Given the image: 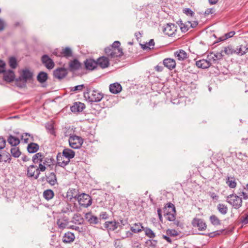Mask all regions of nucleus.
Wrapping results in <instances>:
<instances>
[{
    "instance_id": "nucleus-1",
    "label": "nucleus",
    "mask_w": 248,
    "mask_h": 248,
    "mask_svg": "<svg viewBox=\"0 0 248 248\" xmlns=\"http://www.w3.org/2000/svg\"><path fill=\"white\" fill-rule=\"evenodd\" d=\"M120 45V42L116 41L111 45L105 48V54L110 60H112L123 56V49Z\"/></svg>"
},
{
    "instance_id": "nucleus-2",
    "label": "nucleus",
    "mask_w": 248,
    "mask_h": 248,
    "mask_svg": "<svg viewBox=\"0 0 248 248\" xmlns=\"http://www.w3.org/2000/svg\"><path fill=\"white\" fill-rule=\"evenodd\" d=\"M85 99L90 103L98 102L100 101L103 97V94L99 91L96 90H91L90 89H87L83 94Z\"/></svg>"
},
{
    "instance_id": "nucleus-3",
    "label": "nucleus",
    "mask_w": 248,
    "mask_h": 248,
    "mask_svg": "<svg viewBox=\"0 0 248 248\" xmlns=\"http://www.w3.org/2000/svg\"><path fill=\"white\" fill-rule=\"evenodd\" d=\"M5 62L2 61L0 60V73H3V79L8 82L13 81L15 78L14 72L11 70L5 71Z\"/></svg>"
},
{
    "instance_id": "nucleus-4",
    "label": "nucleus",
    "mask_w": 248,
    "mask_h": 248,
    "mask_svg": "<svg viewBox=\"0 0 248 248\" xmlns=\"http://www.w3.org/2000/svg\"><path fill=\"white\" fill-rule=\"evenodd\" d=\"M226 202L234 208L238 209L242 206V198L235 194H230L226 198Z\"/></svg>"
},
{
    "instance_id": "nucleus-5",
    "label": "nucleus",
    "mask_w": 248,
    "mask_h": 248,
    "mask_svg": "<svg viewBox=\"0 0 248 248\" xmlns=\"http://www.w3.org/2000/svg\"><path fill=\"white\" fill-rule=\"evenodd\" d=\"M70 146L73 149H79L83 143V139L76 135H70L68 140Z\"/></svg>"
},
{
    "instance_id": "nucleus-6",
    "label": "nucleus",
    "mask_w": 248,
    "mask_h": 248,
    "mask_svg": "<svg viewBox=\"0 0 248 248\" xmlns=\"http://www.w3.org/2000/svg\"><path fill=\"white\" fill-rule=\"evenodd\" d=\"M79 204L84 207H88L92 203L91 197L88 195L82 193L78 197Z\"/></svg>"
},
{
    "instance_id": "nucleus-7",
    "label": "nucleus",
    "mask_w": 248,
    "mask_h": 248,
    "mask_svg": "<svg viewBox=\"0 0 248 248\" xmlns=\"http://www.w3.org/2000/svg\"><path fill=\"white\" fill-rule=\"evenodd\" d=\"M162 31L169 36H173L177 31V26L173 23H167L162 27Z\"/></svg>"
},
{
    "instance_id": "nucleus-8",
    "label": "nucleus",
    "mask_w": 248,
    "mask_h": 248,
    "mask_svg": "<svg viewBox=\"0 0 248 248\" xmlns=\"http://www.w3.org/2000/svg\"><path fill=\"white\" fill-rule=\"evenodd\" d=\"M191 223L194 227L197 228L201 231L205 230L207 228L205 222L201 218L195 217L192 220Z\"/></svg>"
},
{
    "instance_id": "nucleus-9",
    "label": "nucleus",
    "mask_w": 248,
    "mask_h": 248,
    "mask_svg": "<svg viewBox=\"0 0 248 248\" xmlns=\"http://www.w3.org/2000/svg\"><path fill=\"white\" fill-rule=\"evenodd\" d=\"M41 61L42 63L49 70H51L54 67V62L47 55H43L41 58Z\"/></svg>"
},
{
    "instance_id": "nucleus-10",
    "label": "nucleus",
    "mask_w": 248,
    "mask_h": 248,
    "mask_svg": "<svg viewBox=\"0 0 248 248\" xmlns=\"http://www.w3.org/2000/svg\"><path fill=\"white\" fill-rule=\"evenodd\" d=\"M110 60L107 56L100 57L96 60L97 66L102 69L106 68L109 66Z\"/></svg>"
},
{
    "instance_id": "nucleus-11",
    "label": "nucleus",
    "mask_w": 248,
    "mask_h": 248,
    "mask_svg": "<svg viewBox=\"0 0 248 248\" xmlns=\"http://www.w3.org/2000/svg\"><path fill=\"white\" fill-rule=\"evenodd\" d=\"M67 75V69L63 67L58 68L53 71L54 77L59 79H62L64 78Z\"/></svg>"
},
{
    "instance_id": "nucleus-12",
    "label": "nucleus",
    "mask_w": 248,
    "mask_h": 248,
    "mask_svg": "<svg viewBox=\"0 0 248 248\" xmlns=\"http://www.w3.org/2000/svg\"><path fill=\"white\" fill-rule=\"evenodd\" d=\"M27 175L29 177H34L37 179L40 174L38 172L37 166L34 165H30L27 169Z\"/></svg>"
},
{
    "instance_id": "nucleus-13",
    "label": "nucleus",
    "mask_w": 248,
    "mask_h": 248,
    "mask_svg": "<svg viewBox=\"0 0 248 248\" xmlns=\"http://www.w3.org/2000/svg\"><path fill=\"white\" fill-rule=\"evenodd\" d=\"M174 57L179 61H184L188 57V54L183 49H178L174 52Z\"/></svg>"
},
{
    "instance_id": "nucleus-14",
    "label": "nucleus",
    "mask_w": 248,
    "mask_h": 248,
    "mask_svg": "<svg viewBox=\"0 0 248 248\" xmlns=\"http://www.w3.org/2000/svg\"><path fill=\"white\" fill-rule=\"evenodd\" d=\"M70 162V160L64 157L61 153L58 154L57 155V164L56 166L64 168Z\"/></svg>"
},
{
    "instance_id": "nucleus-15",
    "label": "nucleus",
    "mask_w": 248,
    "mask_h": 248,
    "mask_svg": "<svg viewBox=\"0 0 248 248\" xmlns=\"http://www.w3.org/2000/svg\"><path fill=\"white\" fill-rule=\"evenodd\" d=\"M84 64L86 69L93 71L97 67L96 61L93 59H87L84 61Z\"/></svg>"
},
{
    "instance_id": "nucleus-16",
    "label": "nucleus",
    "mask_w": 248,
    "mask_h": 248,
    "mask_svg": "<svg viewBox=\"0 0 248 248\" xmlns=\"http://www.w3.org/2000/svg\"><path fill=\"white\" fill-rule=\"evenodd\" d=\"M223 50L219 52H217L214 53L213 52H210L207 56V59H209L212 63V62H216L217 61L221 60L223 57L222 54Z\"/></svg>"
},
{
    "instance_id": "nucleus-17",
    "label": "nucleus",
    "mask_w": 248,
    "mask_h": 248,
    "mask_svg": "<svg viewBox=\"0 0 248 248\" xmlns=\"http://www.w3.org/2000/svg\"><path fill=\"white\" fill-rule=\"evenodd\" d=\"M212 64L210 60L207 59H202L196 62V65L198 68L206 69L209 67Z\"/></svg>"
},
{
    "instance_id": "nucleus-18",
    "label": "nucleus",
    "mask_w": 248,
    "mask_h": 248,
    "mask_svg": "<svg viewBox=\"0 0 248 248\" xmlns=\"http://www.w3.org/2000/svg\"><path fill=\"white\" fill-rule=\"evenodd\" d=\"M81 67V63L77 60L74 59L71 61L69 63V67L70 71H75L80 69Z\"/></svg>"
},
{
    "instance_id": "nucleus-19",
    "label": "nucleus",
    "mask_w": 248,
    "mask_h": 248,
    "mask_svg": "<svg viewBox=\"0 0 248 248\" xmlns=\"http://www.w3.org/2000/svg\"><path fill=\"white\" fill-rule=\"evenodd\" d=\"M164 66L168 68L169 70L173 69L176 66V62L173 59L166 58L163 61Z\"/></svg>"
},
{
    "instance_id": "nucleus-20",
    "label": "nucleus",
    "mask_w": 248,
    "mask_h": 248,
    "mask_svg": "<svg viewBox=\"0 0 248 248\" xmlns=\"http://www.w3.org/2000/svg\"><path fill=\"white\" fill-rule=\"evenodd\" d=\"M109 89L112 93L117 94L121 92L122 87L120 83L115 82L109 85Z\"/></svg>"
},
{
    "instance_id": "nucleus-21",
    "label": "nucleus",
    "mask_w": 248,
    "mask_h": 248,
    "mask_svg": "<svg viewBox=\"0 0 248 248\" xmlns=\"http://www.w3.org/2000/svg\"><path fill=\"white\" fill-rule=\"evenodd\" d=\"M85 108V105L84 104L80 102H77L71 107V110L73 112H81Z\"/></svg>"
},
{
    "instance_id": "nucleus-22",
    "label": "nucleus",
    "mask_w": 248,
    "mask_h": 248,
    "mask_svg": "<svg viewBox=\"0 0 248 248\" xmlns=\"http://www.w3.org/2000/svg\"><path fill=\"white\" fill-rule=\"evenodd\" d=\"M46 182L51 186H53L57 184L56 175L54 172H50L46 175Z\"/></svg>"
},
{
    "instance_id": "nucleus-23",
    "label": "nucleus",
    "mask_w": 248,
    "mask_h": 248,
    "mask_svg": "<svg viewBox=\"0 0 248 248\" xmlns=\"http://www.w3.org/2000/svg\"><path fill=\"white\" fill-rule=\"evenodd\" d=\"M75 238L73 233L68 232L64 233L62 237V242L64 243H70L73 242Z\"/></svg>"
},
{
    "instance_id": "nucleus-24",
    "label": "nucleus",
    "mask_w": 248,
    "mask_h": 248,
    "mask_svg": "<svg viewBox=\"0 0 248 248\" xmlns=\"http://www.w3.org/2000/svg\"><path fill=\"white\" fill-rule=\"evenodd\" d=\"M69 223V221L68 218H62L57 219V224L58 226L59 229L61 230H63L64 229L68 227V225Z\"/></svg>"
},
{
    "instance_id": "nucleus-25",
    "label": "nucleus",
    "mask_w": 248,
    "mask_h": 248,
    "mask_svg": "<svg viewBox=\"0 0 248 248\" xmlns=\"http://www.w3.org/2000/svg\"><path fill=\"white\" fill-rule=\"evenodd\" d=\"M85 218L88 222L91 224H96L99 222V218L91 213H88L85 215Z\"/></svg>"
},
{
    "instance_id": "nucleus-26",
    "label": "nucleus",
    "mask_w": 248,
    "mask_h": 248,
    "mask_svg": "<svg viewBox=\"0 0 248 248\" xmlns=\"http://www.w3.org/2000/svg\"><path fill=\"white\" fill-rule=\"evenodd\" d=\"M119 223L116 221H106L104 223V227L108 230L113 231L117 229Z\"/></svg>"
},
{
    "instance_id": "nucleus-27",
    "label": "nucleus",
    "mask_w": 248,
    "mask_h": 248,
    "mask_svg": "<svg viewBox=\"0 0 248 248\" xmlns=\"http://www.w3.org/2000/svg\"><path fill=\"white\" fill-rule=\"evenodd\" d=\"M32 78V73L28 69H25L22 71V74L21 75L20 78L25 81L30 80Z\"/></svg>"
},
{
    "instance_id": "nucleus-28",
    "label": "nucleus",
    "mask_w": 248,
    "mask_h": 248,
    "mask_svg": "<svg viewBox=\"0 0 248 248\" xmlns=\"http://www.w3.org/2000/svg\"><path fill=\"white\" fill-rule=\"evenodd\" d=\"M27 151L29 153H36L39 149V146L37 143L31 142L27 146Z\"/></svg>"
},
{
    "instance_id": "nucleus-29",
    "label": "nucleus",
    "mask_w": 248,
    "mask_h": 248,
    "mask_svg": "<svg viewBox=\"0 0 248 248\" xmlns=\"http://www.w3.org/2000/svg\"><path fill=\"white\" fill-rule=\"evenodd\" d=\"M7 142L12 146L15 147L18 145L20 143V141L18 138L10 135L7 138Z\"/></svg>"
},
{
    "instance_id": "nucleus-30",
    "label": "nucleus",
    "mask_w": 248,
    "mask_h": 248,
    "mask_svg": "<svg viewBox=\"0 0 248 248\" xmlns=\"http://www.w3.org/2000/svg\"><path fill=\"white\" fill-rule=\"evenodd\" d=\"M248 50V47L247 46L243 45L237 46L236 49H235V53L239 56H242L245 54Z\"/></svg>"
},
{
    "instance_id": "nucleus-31",
    "label": "nucleus",
    "mask_w": 248,
    "mask_h": 248,
    "mask_svg": "<svg viewBox=\"0 0 248 248\" xmlns=\"http://www.w3.org/2000/svg\"><path fill=\"white\" fill-rule=\"evenodd\" d=\"M62 155L66 157L67 160H70V159L74 157L75 154V152L71 149L66 148L63 150Z\"/></svg>"
},
{
    "instance_id": "nucleus-32",
    "label": "nucleus",
    "mask_w": 248,
    "mask_h": 248,
    "mask_svg": "<svg viewBox=\"0 0 248 248\" xmlns=\"http://www.w3.org/2000/svg\"><path fill=\"white\" fill-rule=\"evenodd\" d=\"M78 190L76 188H69L67 193V197H69L70 199L71 200L72 198L77 199L79 195Z\"/></svg>"
},
{
    "instance_id": "nucleus-33",
    "label": "nucleus",
    "mask_w": 248,
    "mask_h": 248,
    "mask_svg": "<svg viewBox=\"0 0 248 248\" xmlns=\"http://www.w3.org/2000/svg\"><path fill=\"white\" fill-rule=\"evenodd\" d=\"M44 158V154L42 153H37L33 155L32 158V160L33 163L38 164L42 161Z\"/></svg>"
},
{
    "instance_id": "nucleus-34",
    "label": "nucleus",
    "mask_w": 248,
    "mask_h": 248,
    "mask_svg": "<svg viewBox=\"0 0 248 248\" xmlns=\"http://www.w3.org/2000/svg\"><path fill=\"white\" fill-rule=\"evenodd\" d=\"M54 196V193L51 189H47L44 191L43 197L47 201L51 200Z\"/></svg>"
},
{
    "instance_id": "nucleus-35",
    "label": "nucleus",
    "mask_w": 248,
    "mask_h": 248,
    "mask_svg": "<svg viewBox=\"0 0 248 248\" xmlns=\"http://www.w3.org/2000/svg\"><path fill=\"white\" fill-rule=\"evenodd\" d=\"M48 78V76L46 73L44 72H40L37 77V80L40 83H44L46 81Z\"/></svg>"
},
{
    "instance_id": "nucleus-36",
    "label": "nucleus",
    "mask_w": 248,
    "mask_h": 248,
    "mask_svg": "<svg viewBox=\"0 0 248 248\" xmlns=\"http://www.w3.org/2000/svg\"><path fill=\"white\" fill-rule=\"evenodd\" d=\"M83 218L79 214H76L72 218V222L75 224H81L83 223Z\"/></svg>"
},
{
    "instance_id": "nucleus-37",
    "label": "nucleus",
    "mask_w": 248,
    "mask_h": 248,
    "mask_svg": "<svg viewBox=\"0 0 248 248\" xmlns=\"http://www.w3.org/2000/svg\"><path fill=\"white\" fill-rule=\"evenodd\" d=\"M179 26L180 27V29L181 31L183 32H186L189 29V25L190 24V21H188L187 22H186L185 23H183L182 22V21L180 20V21Z\"/></svg>"
},
{
    "instance_id": "nucleus-38",
    "label": "nucleus",
    "mask_w": 248,
    "mask_h": 248,
    "mask_svg": "<svg viewBox=\"0 0 248 248\" xmlns=\"http://www.w3.org/2000/svg\"><path fill=\"white\" fill-rule=\"evenodd\" d=\"M61 53L62 57H64L66 58H68L72 55V50L70 48L68 47H66L62 49L61 51Z\"/></svg>"
},
{
    "instance_id": "nucleus-39",
    "label": "nucleus",
    "mask_w": 248,
    "mask_h": 248,
    "mask_svg": "<svg viewBox=\"0 0 248 248\" xmlns=\"http://www.w3.org/2000/svg\"><path fill=\"white\" fill-rule=\"evenodd\" d=\"M217 209L218 212L222 215L226 214L228 212L227 205L222 203H219L217 206Z\"/></svg>"
},
{
    "instance_id": "nucleus-40",
    "label": "nucleus",
    "mask_w": 248,
    "mask_h": 248,
    "mask_svg": "<svg viewBox=\"0 0 248 248\" xmlns=\"http://www.w3.org/2000/svg\"><path fill=\"white\" fill-rule=\"evenodd\" d=\"M143 228V227L141 225V224L139 223H135L134 225V226L131 227L130 228V230L134 232V233H139L142 231V229Z\"/></svg>"
},
{
    "instance_id": "nucleus-41",
    "label": "nucleus",
    "mask_w": 248,
    "mask_h": 248,
    "mask_svg": "<svg viewBox=\"0 0 248 248\" xmlns=\"http://www.w3.org/2000/svg\"><path fill=\"white\" fill-rule=\"evenodd\" d=\"M28 137H30L31 140L33 141L34 139L33 136L29 133H25L22 134L21 136V140L24 143H28L29 141V139Z\"/></svg>"
},
{
    "instance_id": "nucleus-42",
    "label": "nucleus",
    "mask_w": 248,
    "mask_h": 248,
    "mask_svg": "<svg viewBox=\"0 0 248 248\" xmlns=\"http://www.w3.org/2000/svg\"><path fill=\"white\" fill-rule=\"evenodd\" d=\"M209 220L212 224H213L214 226L219 225L221 224L220 220L216 215H211L209 217Z\"/></svg>"
},
{
    "instance_id": "nucleus-43",
    "label": "nucleus",
    "mask_w": 248,
    "mask_h": 248,
    "mask_svg": "<svg viewBox=\"0 0 248 248\" xmlns=\"http://www.w3.org/2000/svg\"><path fill=\"white\" fill-rule=\"evenodd\" d=\"M41 162L45 166H50L51 165H53V162L55 161L54 159L52 157H45L44 156Z\"/></svg>"
},
{
    "instance_id": "nucleus-44",
    "label": "nucleus",
    "mask_w": 248,
    "mask_h": 248,
    "mask_svg": "<svg viewBox=\"0 0 248 248\" xmlns=\"http://www.w3.org/2000/svg\"><path fill=\"white\" fill-rule=\"evenodd\" d=\"M11 154L14 157H18L21 155V152L18 147L15 146L11 149Z\"/></svg>"
},
{
    "instance_id": "nucleus-45",
    "label": "nucleus",
    "mask_w": 248,
    "mask_h": 248,
    "mask_svg": "<svg viewBox=\"0 0 248 248\" xmlns=\"http://www.w3.org/2000/svg\"><path fill=\"white\" fill-rule=\"evenodd\" d=\"M226 183L228 185V186L230 188H235L236 186V182L234 178L233 177L231 178L229 177H228L227 181H226Z\"/></svg>"
},
{
    "instance_id": "nucleus-46",
    "label": "nucleus",
    "mask_w": 248,
    "mask_h": 248,
    "mask_svg": "<svg viewBox=\"0 0 248 248\" xmlns=\"http://www.w3.org/2000/svg\"><path fill=\"white\" fill-rule=\"evenodd\" d=\"M146 245L150 248H155L157 241L154 239H149L145 242Z\"/></svg>"
},
{
    "instance_id": "nucleus-47",
    "label": "nucleus",
    "mask_w": 248,
    "mask_h": 248,
    "mask_svg": "<svg viewBox=\"0 0 248 248\" xmlns=\"http://www.w3.org/2000/svg\"><path fill=\"white\" fill-rule=\"evenodd\" d=\"M223 52L227 55H232L233 54L235 53V49H234L231 46H228L225 47Z\"/></svg>"
},
{
    "instance_id": "nucleus-48",
    "label": "nucleus",
    "mask_w": 248,
    "mask_h": 248,
    "mask_svg": "<svg viewBox=\"0 0 248 248\" xmlns=\"http://www.w3.org/2000/svg\"><path fill=\"white\" fill-rule=\"evenodd\" d=\"M168 209L169 211H171V212L176 213L175 208L174 205L169 202L166 204V205L164 208V212H167V209Z\"/></svg>"
},
{
    "instance_id": "nucleus-49",
    "label": "nucleus",
    "mask_w": 248,
    "mask_h": 248,
    "mask_svg": "<svg viewBox=\"0 0 248 248\" xmlns=\"http://www.w3.org/2000/svg\"><path fill=\"white\" fill-rule=\"evenodd\" d=\"M165 215H167V219L170 221H174L175 219V214L176 213L171 212V211H167L164 212Z\"/></svg>"
},
{
    "instance_id": "nucleus-50",
    "label": "nucleus",
    "mask_w": 248,
    "mask_h": 248,
    "mask_svg": "<svg viewBox=\"0 0 248 248\" xmlns=\"http://www.w3.org/2000/svg\"><path fill=\"white\" fill-rule=\"evenodd\" d=\"M145 233L146 236L150 238H154L155 237L154 232L150 228H147L145 229Z\"/></svg>"
},
{
    "instance_id": "nucleus-51",
    "label": "nucleus",
    "mask_w": 248,
    "mask_h": 248,
    "mask_svg": "<svg viewBox=\"0 0 248 248\" xmlns=\"http://www.w3.org/2000/svg\"><path fill=\"white\" fill-rule=\"evenodd\" d=\"M84 87V84L78 85H77L75 87H70V92H80L83 90Z\"/></svg>"
},
{
    "instance_id": "nucleus-52",
    "label": "nucleus",
    "mask_w": 248,
    "mask_h": 248,
    "mask_svg": "<svg viewBox=\"0 0 248 248\" xmlns=\"http://www.w3.org/2000/svg\"><path fill=\"white\" fill-rule=\"evenodd\" d=\"M154 46H155L154 40L153 39H151L148 43L142 45V47L144 49H146L147 48L151 49V48H153Z\"/></svg>"
},
{
    "instance_id": "nucleus-53",
    "label": "nucleus",
    "mask_w": 248,
    "mask_h": 248,
    "mask_svg": "<svg viewBox=\"0 0 248 248\" xmlns=\"http://www.w3.org/2000/svg\"><path fill=\"white\" fill-rule=\"evenodd\" d=\"M166 233L170 237H174L179 235L178 232L174 229H168L166 231Z\"/></svg>"
},
{
    "instance_id": "nucleus-54",
    "label": "nucleus",
    "mask_w": 248,
    "mask_h": 248,
    "mask_svg": "<svg viewBox=\"0 0 248 248\" xmlns=\"http://www.w3.org/2000/svg\"><path fill=\"white\" fill-rule=\"evenodd\" d=\"M9 63L10 66L12 68H16L17 66V61L16 58L15 57H11L9 60Z\"/></svg>"
},
{
    "instance_id": "nucleus-55",
    "label": "nucleus",
    "mask_w": 248,
    "mask_h": 248,
    "mask_svg": "<svg viewBox=\"0 0 248 248\" xmlns=\"http://www.w3.org/2000/svg\"><path fill=\"white\" fill-rule=\"evenodd\" d=\"M39 163V165L37 167V169L38 170V172L39 173V174H40V172H44L46 170V166H45L43 163L42 162H39L38 163Z\"/></svg>"
},
{
    "instance_id": "nucleus-56",
    "label": "nucleus",
    "mask_w": 248,
    "mask_h": 248,
    "mask_svg": "<svg viewBox=\"0 0 248 248\" xmlns=\"http://www.w3.org/2000/svg\"><path fill=\"white\" fill-rule=\"evenodd\" d=\"M184 13L187 16L192 17L194 15V13L189 8H186L183 10Z\"/></svg>"
},
{
    "instance_id": "nucleus-57",
    "label": "nucleus",
    "mask_w": 248,
    "mask_h": 248,
    "mask_svg": "<svg viewBox=\"0 0 248 248\" xmlns=\"http://www.w3.org/2000/svg\"><path fill=\"white\" fill-rule=\"evenodd\" d=\"M241 222L244 224L248 223V212L241 217Z\"/></svg>"
},
{
    "instance_id": "nucleus-58",
    "label": "nucleus",
    "mask_w": 248,
    "mask_h": 248,
    "mask_svg": "<svg viewBox=\"0 0 248 248\" xmlns=\"http://www.w3.org/2000/svg\"><path fill=\"white\" fill-rule=\"evenodd\" d=\"M6 140L3 138L0 137V150L5 147Z\"/></svg>"
},
{
    "instance_id": "nucleus-59",
    "label": "nucleus",
    "mask_w": 248,
    "mask_h": 248,
    "mask_svg": "<svg viewBox=\"0 0 248 248\" xmlns=\"http://www.w3.org/2000/svg\"><path fill=\"white\" fill-rule=\"evenodd\" d=\"M46 128L49 131V132L51 134H52V135L54 134V133H55L54 129L53 128V126L51 124H47L46 125Z\"/></svg>"
},
{
    "instance_id": "nucleus-60",
    "label": "nucleus",
    "mask_w": 248,
    "mask_h": 248,
    "mask_svg": "<svg viewBox=\"0 0 248 248\" xmlns=\"http://www.w3.org/2000/svg\"><path fill=\"white\" fill-rule=\"evenodd\" d=\"M238 194H239L241 196H243V198L244 200H247L248 199V194L246 192L243 191H240L238 192Z\"/></svg>"
},
{
    "instance_id": "nucleus-61",
    "label": "nucleus",
    "mask_w": 248,
    "mask_h": 248,
    "mask_svg": "<svg viewBox=\"0 0 248 248\" xmlns=\"http://www.w3.org/2000/svg\"><path fill=\"white\" fill-rule=\"evenodd\" d=\"M71 211V206L68 203H66L65 207L63 208L62 210V212L65 213H67L69 211Z\"/></svg>"
},
{
    "instance_id": "nucleus-62",
    "label": "nucleus",
    "mask_w": 248,
    "mask_h": 248,
    "mask_svg": "<svg viewBox=\"0 0 248 248\" xmlns=\"http://www.w3.org/2000/svg\"><path fill=\"white\" fill-rule=\"evenodd\" d=\"M235 32L234 31H231L225 34V39H228L233 36Z\"/></svg>"
},
{
    "instance_id": "nucleus-63",
    "label": "nucleus",
    "mask_w": 248,
    "mask_h": 248,
    "mask_svg": "<svg viewBox=\"0 0 248 248\" xmlns=\"http://www.w3.org/2000/svg\"><path fill=\"white\" fill-rule=\"evenodd\" d=\"M210 196L213 200H217L218 199V196L216 194L215 192H209V193Z\"/></svg>"
},
{
    "instance_id": "nucleus-64",
    "label": "nucleus",
    "mask_w": 248,
    "mask_h": 248,
    "mask_svg": "<svg viewBox=\"0 0 248 248\" xmlns=\"http://www.w3.org/2000/svg\"><path fill=\"white\" fill-rule=\"evenodd\" d=\"M100 217L103 219H106L108 218V215L106 212H102L100 214Z\"/></svg>"
}]
</instances>
